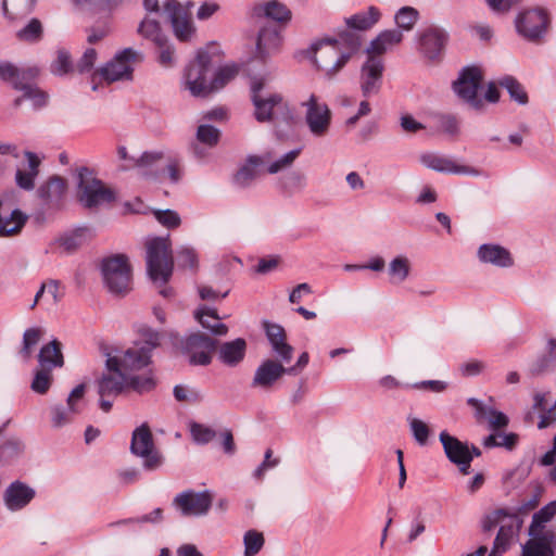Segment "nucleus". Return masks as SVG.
<instances>
[{
	"label": "nucleus",
	"mask_w": 556,
	"mask_h": 556,
	"mask_svg": "<svg viewBox=\"0 0 556 556\" xmlns=\"http://www.w3.org/2000/svg\"><path fill=\"white\" fill-rule=\"evenodd\" d=\"M91 230L87 227L77 228L72 233L60 239V245L68 253L76 251L91 238Z\"/></svg>",
	"instance_id": "obj_41"
},
{
	"label": "nucleus",
	"mask_w": 556,
	"mask_h": 556,
	"mask_svg": "<svg viewBox=\"0 0 556 556\" xmlns=\"http://www.w3.org/2000/svg\"><path fill=\"white\" fill-rule=\"evenodd\" d=\"M24 452V443L22 440L15 437L7 439L0 445V464H11L20 457Z\"/></svg>",
	"instance_id": "obj_43"
},
{
	"label": "nucleus",
	"mask_w": 556,
	"mask_h": 556,
	"mask_svg": "<svg viewBox=\"0 0 556 556\" xmlns=\"http://www.w3.org/2000/svg\"><path fill=\"white\" fill-rule=\"evenodd\" d=\"M434 118L440 131L450 136H456L459 132V123L455 115L438 114Z\"/></svg>",
	"instance_id": "obj_56"
},
{
	"label": "nucleus",
	"mask_w": 556,
	"mask_h": 556,
	"mask_svg": "<svg viewBox=\"0 0 556 556\" xmlns=\"http://www.w3.org/2000/svg\"><path fill=\"white\" fill-rule=\"evenodd\" d=\"M42 337V330L38 327L28 328L23 334V346L20 351L21 355L28 359L31 356L33 349L38 344Z\"/></svg>",
	"instance_id": "obj_51"
},
{
	"label": "nucleus",
	"mask_w": 556,
	"mask_h": 556,
	"mask_svg": "<svg viewBox=\"0 0 556 556\" xmlns=\"http://www.w3.org/2000/svg\"><path fill=\"white\" fill-rule=\"evenodd\" d=\"M264 542V536L261 532L256 530H249L248 532H245L243 538L244 555H256L262 549Z\"/></svg>",
	"instance_id": "obj_54"
},
{
	"label": "nucleus",
	"mask_w": 556,
	"mask_h": 556,
	"mask_svg": "<svg viewBox=\"0 0 556 556\" xmlns=\"http://www.w3.org/2000/svg\"><path fill=\"white\" fill-rule=\"evenodd\" d=\"M76 408L68 405H55L51 408V422L53 428H61L72 421V416L76 414Z\"/></svg>",
	"instance_id": "obj_55"
},
{
	"label": "nucleus",
	"mask_w": 556,
	"mask_h": 556,
	"mask_svg": "<svg viewBox=\"0 0 556 556\" xmlns=\"http://www.w3.org/2000/svg\"><path fill=\"white\" fill-rule=\"evenodd\" d=\"M261 164V159L256 155H251L247 162L240 166L233 175V184L239 188H248L257 178V167Z\"/></svg>",
	"instance_id": "obj_37"
},
{
	"label": "nucleus",
	"mask_w": 556,
	"mask_h": 556,
	"mask_svg": "<svg viewBox=\"0 0 556 556\" xmlns=\"http://www.w3.org/2000/svg\"><path fill=\"white\" fill-rule=\"evenodd\" d=\"M212 72L211 55L206 51H199L193 62L186 70V88L194 97H206L212 93L210 75Z\"/></svg>",
	"instance_id": "obj_10"
},
{
	"label": "nucleus",
	"mask_w": 556,
	"mask_h": 556,
	"mask_svg": "<svg viewBox=\"0 0 556 556\" xmlns=\"http://www.w3.org/2000/svg\"><path fill=\"white\" fill-rule=\"evenodd\" d=\"M239 68L237 65H225L215 73L211 80L212 92L224 88L229 81H231L238 75Z\"/></svg>",
	"instance_id": "obj_49"
},
{
	"label": "nucleus",
	"mask_w": 556,
	"mask_h": 556,
	"mask_svg": "<svg viewBox=\"0 0 556 556\" xmlns=\"http://www.w3.org/2000/svg\"><path fill=\"white\" fill-rule=\"evenodd\" d=\"M556 515V501L548 503L544 507H542L538 513H535L532 517L531 525L529 529L536 530L539 529H547L545 523L548 522Z\"/></svg>",
	"instance_id": "obj_52"
},
{
	"label": "nucleus",
	"mask_w": 556,
	"mask_h": 556,
	"mask_svg": "<svg viewBox=\"0 0 556 556\" xmlns=\"http://www.w3.org/2000/svg\"><path fill=\"white\" fill-rule=\"evenodd\" d=\"M535 503H529L514 510L500 508L483 518V531L490 532L500 527L489 556H502L509 548L513 539L519 533L522 526L518 511L523 509L527 513L533 509Z\"/></svg>",
	"instance_id": "obj_2"
},
{
	"label": "nucleus",
	"mask_w": 556,
	"mask_h": 556,
	"mask_svg": "<svg viewBox=\"0 0 556 556\" xmlns=\"http://www.w3.org/2000/svg\"><path fill=\"white\" fill-rule=\"evenodd\" d=\"M301 153V148L291 150L283 154L281 157L277 159L267 168V172L269 174H277L283 169H287L292 166L294 161L298 159V156Z\"/></svg>",
	"instance_id": "obj_58"
},
{
	"label": "nucleus",
	"mask_w": 556,
	"mask_h": 556,
	"mask_svg": "<svg viewBox=\"0 0 556 556\" xmlns=\"http://www.w3.org/2000/svg\"><path fill=\"white\" fill-rule=\"evenodd\" d=\"M556 363L546 353L539 356L529 367V374L532 377H540L553 370Z\"/></svg>",
	"instance_id": "obj_60"
},
{
	"label": "nucleus",
	"mask_w": 556,
	"mask_h": 556,
	"mask_svg": "<svg viewBox=\"0 0 556 556\" xmlns=\"http://www.w3.org/2000/svg\"><path fill=\"white\" fill-rule=\"evenodd\" d=\"M302 106L305 108L304 118L311 134L317 138L325 137L330 129L332 118L327 103L312 93L306 101L302 102Z\"/></svg>",
	"instance_id": "obj_14"
},
{
	"label": "nucleus",
	"mask_w": 556,
	"mask_h": 556,
	"mask_svg": "<svg viewBox=\"0 0 556 556\" xmlns=\"http://www.w3.org/2000/svg\"><path fill=\"white\" fill-rule=\"evenodd\" d=\"M498 85L507 90L510 98L523 105L528 103V94L522 85L513 76H505L498 80Z\"/></svg>",
	"instance_id": "obj_45"
},
{
	"label": "nucleus",
	"mask_w": 556,
	"mask_h": 556,
	"mask_svg": "<svg viewBox=\"0 0 556 556\" xmlns=\"http://www.w3.org/2000/svg\"><path fill=\"white\" fill-rule=\"evenodd\" d=\"M529 536L521 547V556H555L556 534L552 529H529Z\"/></svg>",
	"instance_id": "obj_19"
},
{
	"label": "nucleus",
	"mask_w": 556,
	"mask_h": 556,
	"mask_svg": "<svg viewBox=\"0 0 556 556\" xmlns=\"http://www.w3.org/2000/svg\"><path fill=\"white\" fill-rule=\"evenodd\" d=\"M361 45V36L351 30L343 31L338 38L321 39L311 46L313 62L325 78L333 79L359 50Z\"/></svg>",
	"instance_id": "obj_1"
},
{
	"label": "nucleus",
	"mask_w": 556,
	"mask_h": 556,
	"mask_svg": "<svg viewBox=\"0 0 556 556\" xmlns=\"http://www.w3.org/2000/svg\"><path fill=\"white\" fill-rule=\"evenodd\" d=\"M281 45L280 30L271 25L263 26L257 36L256 58L265 61L271 54L278 52Z\"/></svg>",
	"instance_id": "obj_26"
},
{
	"label": "nucleus",
	"mask_w": 556,
	"mask_h": 556,
	"mask_svg": "<svg viewBox=\"0 0 556 556\" xmlns=\"http://www.w3.org/2000/svg\"><path fill=\"white\" fill-rule=\"evenodd\" d=\"M178 266L184 268L197 269L198 267V255L192 248L181 247L177 251Z\"/></svg>",
	"instance_id": "obj_61"
},
{
	"label": "nucleus",
	"mask_w": 556,
	"mask_h": 556,
	"mask_svg": "<svg viewBox=\"0 0 556 556\" xmlns=\"http://www.w3.org/2000/svg\"><path fill=\"white\" fill-rule=\"evenodd\" d=\"M519 35L532 42H539L549 25L548 14L544 9H532L519 13L515 21Z\"/></svg>",
	"instance_id": "obj_15"
},
{
	"label": "nucleus",
	"mask_w": 556,
	"mask_h": 556,
	"mask_svg": "<svg viewBox=\"0 0 556 556\" xmlns=\"http://www.w3.org/2000/svg\"><path fill=\"white\" fill-rule=\"evenodd\" d=\"M127 388V375L113 372L103 375L98 381V393L100 396L116 397Z\"/></svg>",
	"instance_id": "obj_32"
},
{
	"label": "nucleus",
	"mask_w": 556,
	"mask_h": 556,
	"mask_svg": "<svg viewBox=\"0 0 556 556\" xmlns=\"http://www.w3.org/2000/svg\"><path fill=\"white\" fill-rule=\"evenodd\" d=\"M141 334L143 342L136 343L119 355H108L105 364L109 371L127 375L150 365L152 352L160 345L161 334L151 328H143Z\"/></svg>",
	"instance_id": "obj_3"
},
{
	"label": "nucleus",
	"mask_w": 556,
	"mask_h": 556,
	"mask_svg": "<svg viewBox=\"0 0 556 556\" xmlns=\"http://www.w3.org/2000/svg\"><path fill=\"white\" fill-rule=\"evenodd\" d=\"M220 131L212 125H200L197 130V140L208 147L217 144Z\"/></svg>",
	"instance_id": "obj_59"
},
{
	"label": "nucleus",
	"mask_w": 556,
	"mask_h": 556,
	"mask_svg": "<svg viewBox=\"0 0 556 556\" xmlns=\"http://www.w3.org/2000/svg\"><path fill=\"white\" fill-rule=\"evenodd\" d=\"M264 16L280 24H288L292 18V12L288 7L277 0L265 2L262 7Z\"/></svg>",
	"instance_id": "obj_40"
},
{
	"label": "nucleus",
	"mask_w": 556,
	"mask_h": 556,
	"mask_svg": "<svg viewBox=\"0 0 556 556\" xmlns=\"http://www.w3.org/2000/svg\"><path fill=\"white\" fill-rule=\"evenodd\" d=\"M36 0H3V14L12 21L22 18L33 12Z\"/></svg>",
	"instance_id": "obj_39"
},
{
	"label": "nucleus",
	"mask_w": 556,
	"mask_h": 556,
	"mask_svg": "<svg viewBox=\"0 0 556 556\" xmlns=\"http://www.w3.org/2000/svg\"><path fill=\"white\" fill-rule=\"evenodd\" d=\"M478 257L482 263L497 267H510L514 264L510 252L498 244H482L478 249Z\"/></svg>",
	"instance_id": "obj_28"
},
{
	"label": "nucleus",
	"mask_w": 556,
	"mask_h": 556,
	"mask_svg": "<svg viewBox=\"0 0 556 556\" xmlns=\"http://www.w3.org/2000/svg\"><path fill=\"white\" fill-rule=\"evenodd\" d=\"M419 161L425 167L439 173L469 176L481 175L479 169L467 165H459L453 159L435 152L422 153L419 156Z\"/></svg>",
	"instance_id": "obj_21"
},
{
	"label": "nucleus",
	"mask_w": 556,
	"mask_h": 556,
	"mask_svg": "<svg viewBox=\"0 0 556 556\" xmlns=\"http://www.w3.org/2000/svg\"><path fill=\"white\" fill-rule=\"evenodd\" d=\"M409 427L416 442L419 445H425L428 441V437L430 433L427 424L418 418H412L409 419Z\"/></svg>",
	"instance_id": "obj_62"
},
{
	"label": "nucleus",
	"mask_w": 556,
	"mask_h": 556,
	"mask_svg": "<svg viewBox=\"0 0 556 556\" xmlns=\"http://www.w3.org/2000/svg\"><path fill=\"white\" fill-rule=\"evenodd\" d=\"M27 159L28 168H18L15 173V184L18 188L25 191H31L35 188V180L39 174L40 160L30 151L25 152Z\"/></svg>",
	"instance_id": "obj_30"
},
{
	"label": "nucleus",
	"mask_w": 556,
	"mask_h": 556,
	"mask_svg": "<svg viewBox=\"0 0 556 556\" xmlns=\"http://www.w3.org/2000/svg\"><path fill=\"white\" fill-rule=\"evenodd\" d=\"M43 37V26L38 18H31L23 28L17 30L16 38L27 43H37Z\"/></svg>",
	"instance_id": "obj_44"
},
{
	"label": "nucleus",
	"mask_w": 556,
	"mask_h": 556,
	"mask_svg": "<svg viewBox=\"0 0 556 556\" xmlns=\"http://www.w3.org/2000/svg\"><path fill=\"white\" fill-rule=\"evenodd\" d=\"M190 433L193 441L198 444H207L216 435L214 429L195 421L190 424Z\"/></svg>",
	"instance_id": "obj_57"
},
{
	"label": "nucleus",
	"mask_w": 556,
	"mask_h": 556,
	"mask_svg": "<svg viewBox=\"0 0 556 556\" xmlns=\"http://www.w3.org/2000/svg\"><path fill=\"white\" fill-rule=\"evenodd\" d=\"M213 502L208 490L195 492L186 490L178 493L173 500V506L184 517H200L208 513Z\"/></svg>",
	"instance_id": "obj_16"
},
{
	"label": "nucleus",
	"mask_w": 556,
	"mask_h": 556,
	"mask_svg": "<svg viewBox=\"0 0 556 556\" xmlns=\"http://www.w3.org/2000/svg\"><path fill=\"white\" fill-rule=\"evenodd\" d=\"M192 7L191 1L185 5L177 0H167L164 3V12L168 15L174 34L180 41H188L195 30L190 13Z\"/></svg>",
	"instance_id": "obj_17"
},
{
	"label": "nucleus",
	"mask_w": 556,
	"mask_h": 556,
	"mask_svg": "<svg viewBox=\"0 0 556 556\" xmlns=\"http://www.w3.org/2000/svg\"><path fill=\"white\" fill-rule=\"evenodd\" d=\"M37 75L36 68L21 70L10 62L0 64V78L4 81L11 83L12 86L22 90L23 97L15 100V105H20L24 99L33 100L35 106H42L46 104L47 96L27 84L26 80Z\"/></svg>",
	"instance_id": "obj_7"
},
{
	"label": "nucleus",
	"mask_w": 556,
	"mask_h": 556,
	"mask_svg": "<svg viewBox=\"0 0 556 556\" xmlns=\"http://www.w3.org/2000/svg\"><path fill=\"white\" fill-rule=\"evenodd\" d=\"M137 33L142 38L151 41L155 47H164L167 41V36L164 34L159 21L150 15H146L139 23Z\"/></svg>",
	"instance_id": "obj_35"
},
{
	"label": "nucleus",
	"mask_w": 556,
	"mask_h": 556,
	"mask_svg": "<svg viewBox=\"0 0 556 556\" xmlns=\"http://www.w3.org/2000/svg\"><path fill=\"white\" fill-rule=\"evenodd\" d=\"M440 442L443 445L444 453L448 460L459 467L463 475H468L472 454L468 445L457 438L442 431L439 435Z\"/></svg>",
	"instance_id": "obj_22"
},
{
	"label": "nucleus",
	"mask_w": 556,
	"mask_h": 556,
	"mask_svg": "<svg viewBox=\"0 0 556 556\" xmlns=\"http://www.w3.org/2000/svg\"><path fill=\"white\" fill-rule=\"evenodd\" d=\"M518 442L516 433H492L483 439V445L488 448L491 447H505L511 451Z\"/></svg>",
	"instance_id": "obj_46"
},
{
	"label": "nucleus",
	"mask_w": 556,
	"mask_h": 556,
	"mask_svg": "<svg viewBox=\"0 0 556 556\" xmlns=\"http://www.w3.org/2000/svg\"><path fill=\"white\" fill-rule=\"evenodd\" d=\"M448 34L443 28L430 27L419 38L420 52L430 61L439 60L444 51Z\"/></svg>",
	"instance_id": "obj_24"
},
{
	"label": "nucleus",
	"mask_w": 556,
	"mask_h": 556,
	"mask_svg": "<svg viewBox=\"0 0 556 556\" xmlns=\"http://www.w3.org/2000/svg\"><path fill=\"white\" fill-rule=\"evenodd\" d=\"M50 71L56 76H64L74 71V64L67 50L59 49L56 51V58L51 63Z\"/></svg>",
	"instance_id": "obj_48"
},
{
	"label": "nucleus",
	"mask_w": 556,
	"mask_h": 556,
	"mask_svg": "<svg viewBox=\"0 0 556 556\" xmlns=\"http://www.w3.org/2000/svg\"><path fill=\"white\" fill-rule=\"evenodd\" d=\"M482 84V73L476 66L465 67L453 84L455 93L470 108L481 110L484 105L483 100L478 97V90Z\"/></svg>",
	"instance_id": "obj_13"
},
{
	"label": "nucleus",
	"mask_w": 556,
	"mask_h": 556,
	"mask_svg": "<svg viewBox=\"0 0 556 556\" xmlns=\"http://www.w3.org/2000/svg\"><path fill=\"white\" fill-rule=\"evenodd\" d=\"M263 326L273 352L280 361L290 363L293 358L294 349L287 342L283 327L269 321H264Z\"/></svg>",
	"instance_id": "obj_25"
},
{
	"label": "nucleus",
	"mask_w": 556,
	"mask_h": 556,
	"mask_svg": "<svg viewBox=\"0 0 556 556\" xmlns=\"http://www.w3.org/2000/svg\"><path fill=\"white\" fill-rule=\"evenodd\" d=\"M77 199L85 207L92 208L112 202L115 197L91 170L81 167L78 170Z\"/></svg>",
	"instance_id": "obj_8"
},
{
	"label": "nucleus",
	"mask_w": 556,
	"mask_h": 556,
	"mask_svg": "<svg viewBox=\"0 0 556 556\" xmlns=\"http://www.w3.org/2000/svg\"><path fill=\"white\" fill-rule=\"evenodd\" d=\"M390 281L392 283H402L405 281L410 273V262L404 255L394 257L388 267Z\"/></svg>",
	"instance_id": "obj_42"
},
{
	"label": "nucleus",
	"mask_w": 556,
	"mask_h": 556,
	"mask_svg": "<svg viewBox=\"0 0 556 556\" xmlns=\"http://www.w3.org/2000/svg\"><path fill=\"white\" fill-rule=\"evenodd\" d=\"M285 364L288 363L278 357L264 359L254 371L251 388L267 391L285 375L294 376V369L285 367Z\"/></svg>",
	"instance_id": "obj_18"
},
{
	"label": "nucleus",
	"mask_w": 556,
	"mask_h": 556,
	"mask_svg": "<svg viewBox=\"0 0 556 556\" xmlns=\"http://www.w3.org/2000/svg\"><path fill=\"white\" fill-rule=\"evenodd\" d=\"M419 18V12L413 7L401 8L394 16L395 24L400 30L409 31L414 28Z\"/></svg>",
	"instance_id": "obj_47"
},
{
	"label": "nucleus",
	"mask_w": 556,
	"mask_h": 556,
	"mask_svg": "<svg viewBox=\"0 0 556 556\" xmlns=\"http://www.w3.org/2000/svg\"><path fill=\"white\" fill-rule=\"evenodd\" d=\"M155 387V380L152 376V371L149 370L148 375L143 376H130L127 374V388L138 392L144 393L153 390Z\"/></svg>",
	"instance_id": "obj_50"
},
{
	"label": "nucleus",
	"mask_w": 556,
	"mask_h": 556,
	"mask_svg": "<svg viewBox=\"0 0 556 556\" xmlns=\"http://www.w3.org/2000/svg\"><path fill=\"white\" fill-rule=\"evenodd\" d=\"M66 190V180L61 176L53 175L39 186L37 195L48 210H59L62 206Z\"/></svg>",
	"instance_id": "obj_23"
},
{
	"label": "nucleus",
	"mask_w": 556,
	"mask_h": 556,
	"mask_svg": "<svg viewBox=\"0 0 556 556\" xmlns=\"http://www.w3.org/2000/svg\"><path fill=\"white\" fill-rule=\"evenodd\" d=\"M247 342L242 338L224 342L219 346V359L227 366H236L241 363L245 356Z\"/></svg>",
	"instance_id": "obj_31"
},
{
	"label": "nucleus",
	"mask_w": 556,
	"mask_h": 556,
	"mask_svg": "<svg viewBox=\"0 0 556 556\" xmlns=\"http://www.w3.org/2000/svg\"><path fill=\"white\" fill-rule=\"evenodd\" d=\"M489 9L500 15L509 13L514 8L521 3L522 0H484Z\"/></svg>",
	"instance_id": "obj_64"
},
{
	"label": "nucleus",
	"mask_w": 556,
	"mask_h": 556,
	"mask_svg": "<svg viewBox=\"0 0 556 556\" xmlns=\"http://www.w3.org/2000/svg\"><path fill=\"white\" fill-rule=\"evenodd\" d=\"M380 11L371 5L367 11L358 12L345 20L346 25L352 29L367 30L380 20Z\"/></svg>",
	"instance_id": "obj_38"
},
{
	"label": "nucleus",
	"mask_w": 556,
	"mask_h": 556,
	"mask_svg": "<svg viewBox=\"0 0 556 556\" xmlns=\"http://www.w3.org/2000/svg\"><path fill=\"white\" fill-rule=\"evenodd\" d=\"M51 371L52 370L43 368H38L35 371V376L30 384V388L35 393L46 394L49 391L53 380Z\"/></svg>",
	"instance_id": "obj_53"
},
{
	"label": "nucleus",
	"mask_w": 556,
	"mask_h": 556,
	"mask_svg": "<svg viewBox=\"0 0 556 556\" xmlns=\"http://www.w3.org/2000/svg\"><path fill=\"white\" fill-rule=\"evenodd\" d=\"M130 452L143 459V468L147 470H155L163 464V456L155 448L152 432L147 424L134 430Z\"/></svg>",
	"instance_id": "obj_11"
},
{
	"label": "nucleus",
	"mask_w": 556,
	"mask_h": 556,
	"mask_svg": "<svg viewBox=\"0 0 556 556\" xmlns=\"http://www.w3.org/2000/svg\"><path fill=\"white\" fill-rule=\"evenodd\" d=\"M35 495L33 488L21 481H14L7 488L3 500L10 510H18L30 503Z\"/></svg>",
	"instance_id": "obj_27"
},
{
	"label": "nucleus",
	"mask_w": 556,
	"mask_h": 556,
	"mask_svg": "<svg viewBox=\"0 0 556 556\" xmlns=\"http://www.w3.org/2000/svg\"><path fill=\"white\" fill-rule=\"evenodd\" d=\"M156 220L167 228H177L181 220L177 212L173 210L154 211Z\"/></svg>",
	"instance_id": "obj_63"
},
{
	"label": "nucleus",
	"mask_w": 556,
	"mask_h": 556,
	"mask_svg": "<svg viewBox=\"0 0 556 556\" xmlns=\"http://www.w3.org/2000/svg\"><path fill=\"white\" fill-rule=\"evenodd\" d=\"M0 208H2L1 200ZM27 219L28 216L21 210H13L9 215H3L2 210H0V237H10L20 233Z\"/></svg>",
	"instance_id": "obj_34"
},
{
	"label": "nucleus",
	"mask_w": 556,
	"mask_h": 556,
	"mask_svg": "<svg viewBox=\"0 0 556 556\" xmlns=\"http://www.w3.org/2000/svg\"><path fill=\"white\" fill-rule=\"evenodd\" d=\"M194 317L203 328L210 330L213 334L225 336L228 331V327L220 323V317L215 308L199 307L194 313Z\"/></svg>",
	"instance_id": "obj_36"
},
{
	"label": "nucleus",
	"mask_w": 556,
	"mask_h": 556,
	"mask_svg": "<svg viewBox=\"0 0 556 556\" xmlns=\"http://www.w3.org/2000/svg\"><path fill=\"white\" fill-rule=\"evenodd\" d=\"M38 363L39 368L48 370L63 367L64 356L62 353L61 342L53 339L49 343L42 345L38 354Z\"/></svg>",
	"instance_id": "obj_29"
},
{
	"label": "nucleus",
	"mask_w": 556,
	"mask_h": 556,
	"mask_svg": "<svg viewBox=\"0 0 556 556\" xmlns=\"http://www.w3.org/2000/svg\"><path fill=\"white\" fill-rule=\"evenodd\" d=\"M147 270L153 281L166 283L174 268L172 247L168 238H154L147 242Z\"/></svg>",
	"instance_id": "obj_6"
},
{
	"label": "nucleus",
	"mask_w": 556,
	"mask_h": 556,
	"mask_svg": "<svg viewBox=\"0 0 556 556\" xmlns=\"http://www.w3.org/2000/svg\"><path fill=\"white\" fill-rule=\"evenodd\" d=\"M384 70L381 58L367 56L361 68L359 86L363 97L369 98L379 93L382 85V73Z\"/></svg>",
	"instance_id": "obj_20"
},
{
	"label": "nucleus",
	"mask_w": 556,
	"mask_h": 556,
	"mask_svg": "<svg viewBox=\"0 0 556 556\" xmlns=\"http://www.w3.org/2000/svg\"><path fill=\"white\" fill-rule=\"evenodd\" d=\"M141 61V54L132 48H125L117 52L115 56L104 66L100 67L92 76V80L100 76L108 84L118 80H131L132 65Z\"/></svg>",
	"instance_id": "obj_9"
},
{
	"label": "nucleus",
	"mask_w": 556,
	"mask_h": 556,
	"mask_svg": "<svg viewBox=\"0 0 556 556\" xmlns=\"http://www.w3.org/2000/svg\"><path fill=\"white\" fill-rule=\"evenodd\" d=\"M217 340L202 332H193L182 338L178 348L189 357L191 365L206 366L212 362V352L215 351Z\"/></svg>",
	"instance_id": "obj_12"
},
{
	"label": "nucleus",
	"mask_w": 556,
	"mask_h": 556,
	"mask_svg": "<svg viewBox=\"0 0 556 556\" xmlns=\"http://www.w3.org/2000/svg\"><path fill=\"white\" fill-rule=\"evenodd\" d=\"M251 100L254 105V116L260 123L271 122L279 116L283 119L292 117L289 105L282 96L266 91L262 79L252 81Z\"/></svg>",
	"instance_id": "obj_4"
},
{
	"label": "nucleus",
	"mask_w": 556,
	"mask_h": 556,
	"mask_svg": "<svg viewBox=\"0 0 556 556\" xmlns=\"http://www.w3.org/2000/svg\"><path fill=\"white\" fill-rule=\"evenodd\" d=\"M101 274L109 292L124 296L132 288L131 267L124 254H115L102 260Z\"/></svg>",
	"instance_id": "obj_5"
},
{
	"label": "nucleus",
	"mask_w": 556,
	"mask_h": 556,
	"mask_svg": "<svg viewBox=\"0 0 556 556\" xmlns=\"http://www.w3.org/2000/svg\"><path fill=\"white\" fill-rule=\"evenodd\" d=\"M164 159V154L161 151H149L142 153L138 159H131V167L140 169V175L148 179H157L160 172L155 168V165Z\"/></svg>",
	"instance_id": "obj_33"
}]
</instances>
